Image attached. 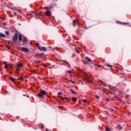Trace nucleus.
<instances>
[{"label": "nucleus", "instance_id": "nucleus-1", "mask_svg": "<svg viewBox=\"0 0 131 131\" xmlns=\"http://www.w3.org/2000/svg\"><path fill=\"white\" fill-rule=\"evenodd\" d=\"M40 93L38 94L37 96L38 97L40 98V99H42V98L43 97V96L46 95V91L43 90H41Z\"/></svg>", "mask_w": 131, "mask_h": 131}, {"label": "nucleus", "instance_id": "nucleus-2", "mask_svg": "<svg viewBox=\"0 0 131 131\" xmlns=\"http://www.w3.org/2000/svg\"><path fill=\"white\" fill-rule=\"evenodd\" d=\"M37 45L38 46V50L39 51H43L44 52H47V48L44 47H40L39 46V44L38 43H37Z\"/></svg>", "mask_w": 131, "mask_h": 131}, {"label": "nucleus", "instance_id": "nucleus-3", "mask_svg": "<svg viewBox=\"0 0 131 131\" xmlns=\"http://www.w3.org/2000/svg\"><path fill=\"white\" fill-rule=\"evenodd\" d=\"M18 39V34L16 33L13 37V42H17V40Z\"/></svg>", "mask_w": 131, "mask_h": 131}, {"label": "nucleus", "instance_id": "nucleus-4", "mask_svg": "<svg viewBox=\"0 0 131 131\" xmlns=\"http://www.w3.org/2000/svg\"><path fill=\"white\" fill-rule=\"evenodd\" d=\"M23 51H24V52H29V50L27 48H25V47H23L21 48Z\"/></svg>", "mask_w": 131, "mask_h": 131}, {"label": "nucleus", "instance_id": "nucleus-5", "mask_svg": "<svg viewBox=\"0 0 131 131\" xmlns=\"http://www.w3.org/2000/svg\"><path fill=\"white\" fill-rule=\"evenodd\" d=\"M46 16H50L51 15V11L49 10H47L46 12Z\"/></svg>", "mask_w": 131, "mask_h": 131}, {"label": "nucleus", "instance_id": "nucleus-6", "mask_svg": "<svg viewBox=\"0 0 131 131\" xmlns=\"http://www.w3.org/2000/svg\"><path fill=\"white\" fill-rule=\"evenodd\" d=\"M73 23H74L75 24H79V22L78 21V20H77V19H74Z\"/></svg>", "mask_w": 131, "mask_h": 131}, {"label": "nucleus", "instance_id": "nucleus-7", "mask_svg": "<svg viewBox=\"0 0 131 131\" xmlns=\"http://www.w3.org/2000/svg\"><path fill=\"white\" fill-rule=\"evenodd\" d=\"M86 59L90 63V64H93L92 62V59L90 58V57H86Z\"/></svg>", "mask_w": 131, "mask_h": 131}, {"label": "nucleus", "instance_id": "nucleus-8", "mask_svg": "<svg viewBox=\"0 0 131 131\" xmlns=\"http://www.w3.org/2000/svg\"><path fill=\"white\" fill-rule=\"evenodd\" d=\"M105 129L106 131H111V129H110V128H109V126H108L105 127Z\"/></svg>", "mask_w": 131, "mask_h": 131}, {"label": "nucleus", "instance_id": "nucleus-9", "mask_svg": "<svg viewBox=\"0 0 131 131\" xmlns=\"http://www.w3.org/2000/svg\"><path fill=\"white\" fill-rule=\"evenodd\" d=\"M118 24H121V25H125L126 24H128V23H123V22H121V21L119 22Z\"/></svg>", "mask_w": 131, "mask_h": 131}, {"label": "nucleus", "instance_id": "nucleus-10", "mask_svg": "<svg viewBox=\"0 0 131 131\" xmlns=\"http://www.w3.org/2000/svg\"><path fill=\"white\" fill-rule=\"evenodd\" d=\"M6 35L4 33H0V37H6Z\"/></svg>", "mask_w": 131, "mask_h": 131}, {"label": "nucleus", "instance_id": "nucleus-11", "mask_svg": "<svg viewBox=\"0 0 131 131\" xmlns=\"http://www.w3.org/2000/svg\"><path fill=\"white\" fill-rule=\"evenodd\" d=\"M23 42H27V38H26V37H24Z\"/></svg>", "mask_w": 131, "mask_h": 131}, {"label": "nucleus", "instance_id": "nucleus-12", "mask_svg": "<svg viewBox=\"0 0 131 131\" xmlns=\"http://www.w3.org/2000/svg\"><path fill=\"white\" fill-rule=\"evenodd\" d=\"M21 66L22 67H23V63H19V64H18L17 65L18 68H20V67H21Z\"/></svg>", "mask_w": 131, "mask_h": 131}, {"label": "nucleus", "instance_id": "nucleus-13", "mask_svg": "<svg viewBox=\"0 0 131 131\" xmlns=\"http://www.w3.org/2000/svg\"><path fill=\"white\" fill-rule=\"evenodd\" d=\"M117 128H118V129H120V130L122 129V127H121V126H120V125H118L117 126Z\"/></svg>", "mask_w": 131, "mask_h": 131}, {"label": "nucleus", "instance_id": "nucleus-14", "mask_svg": "<svg viewBox=\"0 0 131 131\" xmlns=\"http://www.w3.org/2000/svg\"><path fill=\"white\" fill-rule=\"evenodd\" d=\"M72 101H73V102H76V101H77V99L75 97H73Z\"/></svg>", "mask_w": 131, "mask_h": 131}, {"label": "nucleus", "instance_id": "nucleus-15", "mask_svg": "<svg viewBox=\"0 0 131 131\" xmlns=\"http://www.w3.org/2000/svg\"><path fill=\"white\" fill-rule=\"evenodd\" d=\"M18 40H22V35H18Z\"/></svg>", "mask_w": 131, "mask_h": 131}, {"label": "nucleus", "instance_id": "nucleus-16", "mask_svg": "<svg viewBox=\"0 0 131 131\" xmlns=\"http://www.w3.org/2000/svg\"><path fill=\"white\" fill-rule=\"evenodd\" d=\"M71 92L72 93V94H74L75 95H76V94H77L76 92L73 91V90H72V89L71 90Z\"/></svg>", "mask_w": 131, "mask_h": 131}, {"label": "nucleus", "instance_id": "nucleus-17", "mask_svg": "<svg viewBox=\"0 0 131 131\" xmlns=\"http://www.w3.org/2000/svg\"><path fill=\"white\" fill-rule=\"evenodd\" d=\"M63 62H66V63H67V64H68V66H69V67H70V64H69V62H67L66 60H62Z\"/></svg>", "mask_w": 131, "mask_h": 131}, {"label": "nucleus", "instance_id": "nucleus-18", "mask_svg": "<svg viewBox=\"0 0 131 131\" xmlns=\"http://www.w3.org/2000/svg\"><path fill=\"white\" fill-rule=\"evenodd\" d=\"M110 95H113V96H114V97L115 98H117V97L116 96V95H114V94H113L112 92H110Z\"/></svg>", "mask_w": 131, "mask_h": 131}, {"label": "nucleus", "instance_id": "nucleus-19", "mask_svg": "<svg viewBox=\"0 0 131 131\" xmlns=\"http://www.w3.org/2000/svg\"><path fill=\"white\" fill-rule=\"evenodd\" d=\"M18 79H19V80H22V81L24 80V78L23 77H19L18 78Z\"/></svg>", "mask_w": 131, "mask_h": 131}, {"label": "nucleus", "instance_id": "nucleus-20", "mask_svg": "<svg viewBox=\"0 0 131 131\" xmlns=\"http://www.w3.org/2000/svg\"><path fill=\"white\" fill-rule=\"evenodd\" d=\"M10 80H11L13 82H14V81H15V80H14V78H13V77L10 78Z\"/></svg>", "mask_w": 131, "mask_h": 131}, {"label": "nucleus", "instance_id": "nucleus-21", "mask_svg": "<svg viewBox=\"0 0 131 131\" xmlns=\"http://www.w3.org/2000/svg\"><path fill=\"white\" fill-rule=\"evenodd\" d=\"M107 67H110L111 68L113 67V66H112V65H110L109 64H107Z\"/></svg>", "mask_w": 131, "mask_h": 131}, {"label": "nucleus", "instance_id": "nucleus-22", "mask_svg": "<svg viewBox=\"0 0 131 131\" xmlns=\"http://www.w3.org/2000/svg\"><path fill=\"white\" fill-rule=\"evenodd\" d=\"M61 100H64V99H66V100H67V97H61Z\"/></svg>", "mask_w": 131, "mask_h": 131}, {"label": "nucleus", "instance_id": "nucleus-23", "mask_svg": "<svg viewBox=\"0 0 131 131\" xmlns=\"http://www.w3.org/2000/svg\"><path fill=\"white\" fill-rule=\"evenodd\" d=\"M68 73H69V74H71V73H72V72L71 71H68Z\"/></svg>", "mask_w": 131, "mask_h": 131}, {"label": "nucleus", "instance_id": "nucleus-24", "mask_svg": "<svg viewBox=\"0 0 131 131\" xmlns=\"http://www.w3.org/2000/svg\"><path fill=\"white\" fill-rule=\"evenodd\" d=\"M95 97L96 98V99H100V97H99L98 95H95Z\"/></svg>", "mask_w": 131, "mask_h": 131}, {"label": "nucleus", "instance_id": "nucleus-25", "mask_svg": "<svg viewBox=\"0 0 131 131\" xmlns=\"http://www.w3.org/2000/svg\"><path fill=\"white\" fill-rule=\"evenodd\" d=\"M8 67H9V66L5 64L4 68L6 69V68H8Z\"/></svg>", "mask_w": 131, "mask_h": 131}, {"label": "nucleus", "instance_id": "nucleus-26", "mask_svg": "<svg viewBox=\"0 0 131 131\" xmlns=\"http://www.w3.org/2000/svg\"><path fill=\"white\" fill-rule=\"evenodd\" d=\"M5 33H6V34H7V35H9V32H8V31H5Z\"/></svg>", "mask_w": 131, "mask_h": 131}, {"label": "nucleus", "instance_id": "nucleus-27", "mask_svg": "<svg viewBox=\"0 0 131 131\" xmlns=\"http://www.w3.org/2000/svg\"><path fill=\"white\" fill-rule=\"evenodd\" d=\"M40 128H43V125H41L40 126H39Z\"/></svg>", "mask_w": 131, "mask_h": 131}, {"label": "nucleus", "instance_id": "nucleus-28", "mask_svg": "<svg viewBox=\"0 0 131 131\" xmlns=\"http://www.w3.org/2000/svg\"><path fill=\"white\" fill-rule=\"evenodd\" d=\"M83 103H86V99H83Z\"/></svg>", "mask_w": 131, "mask_h": 131}, {"label": "nucleus", "instance_id": "nucleus-29", "mask_svg": "<svg viewBox=\"0 0 131 131\" xmlns=\"http://www.w3.org/2000/svg\"><path fill=\"white\" fill-rule=\"evenodd\" d=\"M3 64L4 65H6V64H7V62L6 61H3Z\"/></svg>", "mask_w": 131, "mask_h": 131}, {"label": "nucleus", "instance_id": "nucleus-30", "mask_svg": "<svg viewBox=\"0 0 131 131\" xmlns=\"http://www.w3.org/2000/svg\"><path fill=\"white\" fill-rule=\"evenodd\" d=\"M71 82H72V83H75V81H74L71 80Z\"/></svg>", "mask_w": 131, "mask_h": 131}, {"label": "nucleus", "instance_id": "nucleus-31", "mask_svg": "<svg viewBox=\"0 0 131 131\" xmlns=\"http://www.w3.org/2000/svg\"><path fill=\"white\" fill-rule=\"evenodd\" d=\"M58 95H62V93H61V92H58Z\"/></svg>", "mask_w": 131, "mask_h": 131}, {"label": "nucleus", "instance_id": "nucleus-32", "mask_svg": "<svg viewBox=\"0 0 131 131\" xmlns=\"http://www.w3.org/2000/svg\"><path fill=\"white\" fill-rule=\"evenodd\" d=\"M37 62H38V63L39 64H40V63H41V61H40V60H38V61H37Z\"/></svg>", "mask_w": 131, "mask_h": 131}, {"label": "nucleus", "instance_id": "nucleus-33", "mask_svg": "<svg viewBox=\"0 0 131 131\" xmlns=\"http://www.w3.org/2000/svg\"><path fill=\"white\" fill-rule=\"evenodd\" d=\"M34 62H35V63H36V64L38 63L37 60H35Z\"/></svg>", "mask_w": 131, "mask_h": 131}, {"label": "nucleus", "instance_id": "nucleus-34", "mask_svg": "<svg viewBox=\"0 0 131 131\" xmlns=\"http://www.w3.org/2000/svg\"><path fill=\"white\" fill-rule=\"evenodd\" d=\"M16 70H18V71H20V70L19 69V68L17 67V68L16 69Z\"/></svg>", "mask_w": 131, "mask_h": 131}, {"label": "nucleus", "instance_id": "nucleus-35", "mask_svg": "<svg viewBox=\"0 0 131 131\" xmlns=\"http://www.w3.org/2000/svg\"><path fill=\"white\" fill-rule=\"evenodd\" d=\"M43 67H45V68H47V66L46 64H44Z\"/></svg>", "mask_w": 131, "mask_h": 131}, {"label": "nucleus", "instance_id": "nucleus-36", "mask_svg": "<svg viewBox=\"0 0 131 131\" xmlns=\"http://www.w3.org/2000/svg\"><path fill=\"white\" fill-rule=\"evenodd\" d=\"M14 15H15V16H16V15H17V13H16V12H14Z\"/></svg>", "mask_w": 131, "mask_h": 131}, {"label": "nucleus", "instance_id": "nucleus-37", "mask_svg": "<svg viewBox=\"0 0 131 131\" xmlns=\"http://www.w3.org/2000/svg\"><path fill=\"white\" fill-rule=\"evenodd\" d=\"M76 52L77 53H79V51L78 50H76Z\"/></svg>", "mask_w": 131, "mask_h": 131}, {"label": "nucleus", "instance_id": "nucleus-38", "mask_svg": "<svg viewBox=\"0 0 131 131\" xmlns=\"http://www.w3.org/2000/svg\"><path fill=\"white\" fill-rule=\"evenodd\" d=\"M36 55L39 56V54H36Z\"/></svg>", "mask_w": 131, "mask_h": 131}, {"label": "nucleus", "instance_id": "nucleus-39", "mask_svg": "<svg viewBox=\"0 0 131 131\" xmlns=\"http://www.w3.org/2000/svg\"><path fill=\"white\" fill-rule=\"evenodd\" d=\"M98 67H99V68L101 67V65H98Z\"/></svg>", "mask_w": 131, "mask_h": 131}, {"label": "nucleus", "instance_id": "nucleus-40", "mask_svg": "<svg viewBox=\"0 0 131 131\" xmlns=\"http://www.w3.org/2000/svg\"><path fill=\"white\" fill-rule=\"evenodd\" d=\"M95 66H97V64H95Z\"/></svg>", "mask_w": 131, "mask_h": 131}, {"label": "nucleus", "instance_id": "nucleus-41", "mask_svg": "<svg viewBox=\"0 0 131 131\" xmlns=\"http://www.w3.org/2000/svg\"><path fill=\"white\" fill-rule=\"evenodd\" d=\"M25 81L27 82V80H25Z\"/></svg>", "mask_w": 131, "mask_h": 131}, {"label": "nucleus", "instance_id": "nucleus-42", "mask_svg": "<svg viewBox=\"0 0 131 131\" xmlns=\"http://www.w3.org/2000/svg\"><path fill=\"white\" fill-rule=\"evenodd\" d=\"M108 85V86H111V85Z\"/></svg>", "mask_w": 131, "mask_h": 131}, {"label": "nucleus", "instance_id": "nucleus-43", "mask_svg": "<svg viewBox=\"0 0 131 131\" xmlns=\"http://www.w3.org/2000/svg\"><path fill=\"white\" fill-rule=\"evenodd\" d=\"M27 97H28V98H29V96H28Z\"/></svg>", "mask_w": 131, "mask_h": 131}, {"label": "nucleus", "instance_id": "nucleus-44", "mask_svg": "<svg viewBox=\"0 0 131 131\" xmlns=\"http://www.w3.org/2000/svg\"><path fill=\"white\" fill-rule=\"evenodd\" d=\"M24 96H26L25 95H24Z\"/></svg>", "mask_w": 131, "mask_h": 131}]
</instances>
